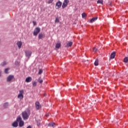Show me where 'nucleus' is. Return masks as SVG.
<instances>
[{"instance_id":"1","label":"nucleus","mask_w":128,"mask_h":128,"mask_svg":"<svg viewBox=\"0 0 128 128\" xmlns=\"http://www.w3.org/2000/svg\"><path fill=\"white\" fill-rule=\"evenodd\" d=\"M16 122H19V126L22 128L24 126V122L22 121V117L18 116L16 119Z\"/></svg>"},{"instance_id":"2","label":"nucleus","mask_w":128,"mask_h":128,"mask_svg":"<svg viewBox=\"0 0 128 128\" xmlns=\"http://www.w3.org/2000/svg\"><path fill=\"white\" fill-rule=\"evenodd\" d=\"M22 116L24 120H28L30 116V114L28 113L26 111H24L22 112Z\"/></svg>"},{"instance_id":"3","label":"nucleus","mask_w":128,"mask_h":128,"mask_svg":"<svg viewBox=\"0 0 128 128\" xmlns=\"http://www.w3.org/2000/svg\"><path fill=\"white\" fill-rule=\"evenodd\" d=\"M40 28L37 27L34 29L33 34L34 36H38V34H40Z\"/></svg>"},{"instance_id":"4","label":"nucleus","mask_w":128,"mask_h":128,"mask_svg":"<svg viewBox=\"0 0 128 128\" xmlns=\"http://www.w3.org/2000/svg\"><path fill=\"white\" fill-rule=\"evenodd\" d=\"M18 98L22 100L24 98V90H20V94L18 96Z\"/></svg>"},{"instance_id":"5","label":"nucleus","mask_w":128,"mask_h":128,"mask_svg":"<svg viewBox=\"0 0 128 128\" xmlns=\"http://www.w3.org/2000/svg\"><path fill=\"white\" fill-rule=\"evenodd\" d=\"M69 2H70V0H64L62 5V8H66V6H68V4Z\"/></svg>"},{"instance_id":"6","label":"nucleus","mask_w":128,"mask_h":128,"mask_svg":"<svg viewBox=\"0 0 128 128\" xmlns=\"http://www.w3.org/2000/svg\"><path fill=\"white\" fill-rule=\"evenodd\" d=\"M62 4V2H60V1H58V2H57L56 4V10H58V8H60Z\"/></svg>"},{"instance_id":"7","label":"nucleus","mask_w":128,"mask_h":128,"mask_svg":"<svg viewBox=\"0 0 128 128\" xmlns=\"http://www.w3.org/2000/svg\"><path fill=\"white\" fill-rule=\"evenodd\" d=\"M46 38V34H44V33L41 32L38 35V38L40 40H42V38Z\"/></svg>"},{"instance_id":"8","label":"nucleus","mask_w":128,"mask_h":128,"mask_svg":"<svg viewBox=\"0 0 128 128\" xmlns=\"http://www.w3.org/2000/svg\"><path fill=\"white\" fill-rule=\"evenodd\" d=\"M36 104V110H40L42 108V106H40V102H36L35 104Z\"/></svg>"},{"instance_id":"9","label":"nucleus","mask_w":128,"mask_h":128,"mask_svg":"<svg viewBox=\"0 0 128 128\" xmlns=\"http://www.w3.org/2000/svg\"><path fill=\"white\" fill-rule=\"evenodd\" d=\"M14 76L12 75H10L7 78V82H10L12 80H14Z\"/></svg>"},{"instance_id":"10","label":"nucleus","mask_w":128,"mask_h":128,"mask_svg":"<svg viewBox=\"0 0 128 128\" xmlns=\"http://www.w3.org/2000/svg\"><path fill=\"white\" fill-rule=\"evenodd\" d=\"M25 54L26 56H28V58H30V56H32V52L30 51H26Z\"/></svg>"},{"instance_id":"11","label":"nucleus","mask_w":128,"mask_h":128,"mask_svg":"<svg viewBox=\"0 0 128 128\" xmlns=\"http://www.w3.org/2000/svg\"><path fill=\"white\" fill-rule=\"evenodd\" d=\"M32 80V77H28L26 79V82H30Z\"/></svg>"},{"instance_id":"12","label":"nucleus","mask_w":128,"mask_h":128,"mask_svg":"<svg viewBox=\"0 0 128 128\" xmlns=\"http://www.w3.org/2000/svg\"><path fill=\"white\" fill-rule=\"evenodd\" d=\"M17 45L18 46V48H22V42H17Z\"/></svg>"},{"instance_id":"13","label":"nucleus","mask_w":128,"mask_h":128,"mask_svg":"<svg viewBox=\"0 0 128 128\" xmlns=\"http://www.w3.org/2000/svg\"><path fill=\"white\" fill-rule=\"evenodd\" d=\"M48 126H50V127H54L56 126V123L54 122H50L48 124Z\"/></svg>"},{"instance_id":"14","label":"nucleus","mask_w":128,"mask_h":128,"mask_svg":"<svg viewBox=\"0 0 128 128\" xmlns=\"http://www.w3.org/2000/svg\"><path fill=\"white\" fill-rule=\"evenodd\" d=\"M60 17H56L55 20V23L58 24V22H60Z\"/></svg>"},{"instance_id":"15","label":"nucleus","mask_w":128,"mask_h":128,"mask_svg":"<svg viewBox=\"0 0 128 128\" xmlns=\"http://www.w3.org/2000/svg\"><path fill=\"white\" fill-rule=\"evenodd\" d=\"M98 20V17H94L90 20V22L92 23L95 20Z\"/></svg>"},{"instance_id":"16","label":"nucleus","mask_w":128,"mask_h":128,"mask_svg":"<svg viewBox=\"0 0 128 128\" xmlns=\"http://www.w3.org/2000/svg\"><path fill=\"white\" fill-rule=\"evenodd\" d=\"M116 56V52H113L111 54L110 58H114V57Z\"/></svg>"},{"instance_id":"17","label":"nucleus","mask_w":128,"mask_h":128,"mask_svg":"<svg viewBox=\"0 0 128 128\" xmlns=\"http://www.w3.org/2000/svg\"><path fill=\"white\" fill-rule=\"evenodd\" d=\"M8 102H5L4 104V108H8Z\"/></svg>"},{"instance_id":"18","label":"nucleus","mask_w":128,"mask_h":128,"mask_svg":"<svg viewBox=\"0 0 128 128\" xmlns=\"http://www.w3.org/2000/svg\"><path fill=\"white\" fill-rule=\"evenodd\" d=\"M60 43H58L56 44V48H60Z\"/></svg>"},{"instance_id":"19","label":"nucleus","mask_w":128,"mask_h":128,"mask_svg":"<svg viewBox=\"0 0 128 128\" xmlns=\"http://www.w3.org/2000/svg\"><path fill=\"white\" fill-rule=\"evenodd\" d=\"M94 66H98V59H96L94 63Z\"/></svg>"},{"instance_id":"20","label":"nucleus","mask_w":128,"mask_h":128,"mask_svg":"<svg viewBox=\"0 0 128 128\" xmlns=\"http://www.w3.org/2000/svg\"><path fill=\"white\" fill-rule=\"evenodd\" d=\"M97 4H104V0H98L97 1Z\"/></svg>"},{"instance_id":"21","label":"nucleus","mask_w":128,"mask_h":128,"mask_svg":"<svg viewBox=\"0 0 128 128\" xmlns=\"http://www.w3.org/2000/svg\"><path fill=\"white\" fill-rule=\"evenodd\" d=\"M38 82H40V84H42V82H44V81L42 80V79L41 78H40L38 79Z\"/></svg>"},{"instance_id":"22","label":"nucleus","mask_w":128,"mask_h":128,"mask_svg":"<svg viewBox=\"0 0 128 128\" xmlns=\"http://www.w3.org/2000/svg\"><path fill=\"white\" fill-rule=\"evenodd\" d=\"M12 126L14 128H16V120L14 121L13 124H12Z\"/></svg>"},{"instance_id":"23","label":"nucleus","mask_w":128,"mask_h":128,"mask_svg":"<svg viewBox=\"0 0 128 128\" xmlns=\"http://www.w3.org/2000/svg\"><path fill=\"white\" fill-rule=\"evenodd\" d=\"M8 70H10V68H6L4 70L5 74H8Z\"/></svg>"},{"instance_id":"24","label":"nucleus","mask_w":128,"mask_h":128,"mask_svg":"<svg viewBox=\"0 0 128 128\" xmlns=\"http://www.w3.org/2000/svg\"><path fill=\"white\" fill-rule=\"evenodd\" d=\"M67 46H72V42H68V44H67Z\"/></svg>"},{"instance_id":"25","label":"nucleus","mask_w":128,"mask_h":128,"mask_svg":"<svg viewBox=\"0 0 128 128\" xmlns=\"http://www.w3.org/2000/svg\"><path fill=\"white\" fill-rule=\"evenodd\" d=\"M124 62H126V63L128 62V57H126L124 58Z\"/></svg>"},{"instance_id":"26","label":"nucleus","mask_w":128,"mask_h":128,"mask_svg":"<svg viewBox=\"0 0 128 128\" xmlns=\"http://www.w3.org/2000/svg\"><path fill=\"white\" fill-rule=\"evenodd\" d=\"M6 62H2L0 65L2 66H6Z\"/></svg>"},{"instance_id":"27","label":"nucleus","mask_w":128,"mask_h":128,"mask_svg":"<svg viewBox=\"0 0 128 128\" xmlns=\"http://www.w3.org/2000/svg\"><path fill=\"white\" fill-rule=\"evenodd\" d=\"M93 52H96L97 50H98V48H96L95 47L93 48Z\"/></svg>"},{"instance_id":"28","label":"nucleus","mask_w":128,"mask_h":128,"mask_svg":"<svg viewBox=\"0 0 128 128\" xmlns=\"http://www.w3.org/2000/svg\"><path fill=\"white\" fill-rule=\"evenodd\" d=\"M42 74V70L40 69L38 72V74Z\"/></svg>"},{"instance_id":"29","label":"nucleus","mask_w":128,"mask_h":128,"mask_svg":"<svg viewBox=\"0 0 128 128\" xmlns=\"http://www.w3.org/2000/svg\"><path fill=\"white\" fill-rule=\"evenodd\" d=\"M36 84H37L36 82H32V86H36Z\"/></svg>"},{"instance_id":"30","label":"nucleus","mask_w":128,"mask_h":128,"mask_svg":"<svg viewBox=\"0 0 128 128\" xmlns=\"http://www.w3.org/2000/svg\"><path fill=\"white\" fill-rule=\"evenodd\" d=\"M82 16H86L87 14L86 13L84 12L82 14Z\"/></svg>"},{"instance_id":"31","label":"nucleus","mask_w":128,"mask_h":128,"mask_svg":"<svg viewBox=\"0 0 128 128\" xmlns=\"http://www.w3.org/2000/svg\"><path fill=\"white\" fill-rule=\"evenodd\" d=\"M54 2V0H48V4H52Z\"/></svg>"},{"instance_id":"32","label":"nucleus","mask_w":128,"mask_h":128,"mask_svg":"<svg viewBox=\"0 0 128 128\" xmlns=\"http://www.w3.org/2000/svg\"><path fill=\"white\" fill-rule=\"evenodd\" d=\"M33 24L34 26H36V22L35 21H33Z\"/></svg>"},{"instance_id":"33","label":"nucleus","mask_w":128,"mask_h":128,"mask_svg":"<svg viewBox=\"0 0 128 128\" xmlns=\"http://www.w3.org/2000/svg\"><path fill=\"white\" fill-rule=\"evenodd\" d=\"M2 76V72H0V76Z\"/></svg>"},{"instance_id":"34","label":"nucleus","mask_w":128,"mask_h":128,"mask_svg":"<svg viewBox=\"0 0 128 128\" xmlns=\"http://www.w3.org/2000/svg\"><path fill=\"white\" fill-rule=\"evenodd\" d=\"M46 116L48 117V114H46Z\"/></svg>"},{"instance_id":"35","label":"nucleus","mask_w":128,"mask_h":128,"mask_svg":"<svg viewBox=\"0 0 128 128\" xmlns=\"http://www.w3.org/2000/svg\"><path fill=\"white\" fill-rule=\"evenodd\" d=\"M16 126H18V123L16 124Z\"/></svg>"},{"instance_id":"36","label":"nucleus","mask_w":128,"mask_h":128,"mask_svg":"<svg viewBox=\"0 0 128 128\" xmlns=\"http://www.w3.org/2000/svg\"><path fill=\"white\" fill-rule=\"evenodd\" d=\"M85 18L84 16H82V18Z\"/></svg>"}]
</instances>
